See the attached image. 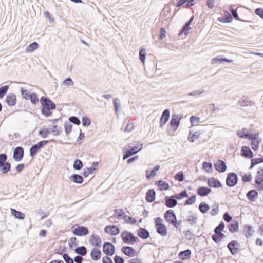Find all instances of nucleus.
I'll list each match as a JSON object with an SVG mask.
<instances>
[{
  "instance_id": "nucleus-41",
  "label": "nucleus",
  "mask_w": 263,
  "mask_h": 263,
  "mask_svg": "<svg viewBox=\"0 0 263 263\" xmlns=\"http://www.w3.org/2000/svg\"><path fill=\"white\" fill-rule=\"evenodd\" d=\"M39 47V44L37 42H34L31 43L26 48V51L32 52L36 50Z\"/></svg>"
},
{
  "instance_id": "nucleus-16",
  "label": "nucleus",
  "mask_w": 263,
  "mask_h": 263,
  "mask_svg": "<svg viewBox=\"0 0 263 263\" xmlns=\"http://www.w3.org/2000/svg\"><path fill=\"white\" fill-rule=\"evenodd\" d=\"M253 135V134L248 132L247 129L245 128L237 132V135L240 138L247 139L254 138V135Z\"/></svg>"
},
{
  "instance_id": "nucleus-35",
  "label": "nucleus",
  "mask_w": 263,
  "mask_h": 263,
  "mask_svg": "<svg viewBox=\"0 0 263 263\" xmlns=\"http://www.w3.org/2000/svg\"><path fill=\"white\" fill-rule=\"evenodd\" d=\"M202 167L206 172L209 173L213 172V165L211 162L204 161L202 163Z\"/></svg>"
},
{
  "instance_id": "nucleus-19",
  "label": "nucleus",
  "mask_w": 263,
  "mask_h": 263,
  "mask_svg": "<svg viewBox=\"0 0 263 263\" xmlns=\"http://www.w3.org/2000/svg\"><path fill=\"white\" fill-rule=\"evenodd\" d=\"M156 230H167V227L163 223V219L157 217L154 219Z\"/></svg>"
},
{
  "instance_id": "nucleus-17",
  "label": "nucleus",
  "mask_w": 263,
  "mask_h": 263,
  "mask_svg": "<svg viewBox=\"0 0 263 263\" xmlns=\"http://www.w3.org/2000/svg\"><path fill=\"white\" fill-rule=\"evenodd\" d=\"M241 155L245 158H252L253 153L249 147L243 146L241 147Z\"/></svg>"
},
{
  "instance_id": "nucleus-13",
  "label": "nucleus",
  "mask_w": 263,
  "mask_h": 263,
  "mask_svg": "<svg viewBox=\"0 0 263 263\" xmlns=\"http://www.w3.org/2000/svg\"><path fill=\"white\" fill-rule=\"evenodd\" d=\"M253 135H254V138L249 139L251 140V145L252 148L254 151H256L258 148V144L261 142L260 138L258 137L259 133H254Z\"/></svg>"
},
{
  "instance_id": "nucleus-42",
  "label": "nucleus",
  "mask_w": 263,
  "mask_h": 263,
  "mask_svg": "<svg viewBox=\"0 0 263 263\" xmlns=\"http://www.w3.org/2000/svg\"><path fill=\"white\" fill-rule=\"evenodd\" d=\"M174 196L177 199L180 200L184 198L188 197V194L186 190H182L179 194H174Z\"/></svg>"
},
{
  "instance_id": "nucleus-51",
  "label": "nucleus",
  "mask_w": 263,
  "mask_h": 263,
  "mask_svg": "<svg viewBox=\"0 0 263 263\" xmlns=\"http://www.w3.org/2000/svg\"><path fill=\"white\" fill-rule=\"evenodd\" d=\"M72 127V125L69 122H66L64 123L65 132L67 135H69V133L71 132Z\"/></svg>"
},
{
  "instance_id": "nucleus-30",
  "label": "nucleus",
  "mask_w": 263,
  "mask_h": 263,
  "mask_svg": "<svg viewBox=\"0 0 263 263\" xmlns=\"http://www.w3.org/2000/svg\"><path fill=\"white\" fill-rule=\"evenodd\" d=\"M69 178L73 182L76 183H78V184L82 183L83 181H84V179H83V177L81 175H78V174H72L70 177Z\"/></svg>"
},
{
  "instance_id": "nucleus-56",
  "label": "nucleus",
  "mask_w": 263,
  "mask_h": 263,
  "mask_svg": "<svg viewBox=\"0 0 263 263\" xmlns=\"http://www.w3.org/2000/svg\"><path fill=\"white\" fill-rule=\"evenodd\" d=\"M82 121L84 126H88L91 124L90 120L87 116H83L82 119Z\"/></svg>"
},
{
  "instance_id": "nucleus-47",
  "label": "nucleus",
  "mask_w": 263,
  "mask_h": 263,
  "mask_svg": "<svg viewBox=\"0 0 263 263\" xmlns=\"http://www.w3.org/2000/svg\"><path fill=\"white\" fill-rule=\"evenodd\" d=\"M50 133V131L48 128H43L39 131V135L44 138H47Z\"/></svg>"
},
{
  "instance_id": "nucleus-6",
  "label": "nucleus",
  "mask_w": 263,
  "mask_h": 263,
  "mask_svg": "<svg viewBox=\"0 0 263 263\" xmlns=\"http://www.w3.org/2000/svg\"><path fill=\"white\" fill-rule=\"evenodd\" d=\"M238 177L237 175L234 172L228 173L226 178V184L230 187L235 186L238 183Z\"/></svg>"
},
{
  "instance_id": "nucleus-59",
  "label": "nucleus",
  "mask_w": 263,
  "mask_h": 263,
  "mask_svg": "<svg viewBox=\"0 0 263 263\" xmlns=\"http://www.w3.org/2000/svg\"><path fill=\"white\" fill-rule=\"evenodd\" d=\"M252 179V175L251 174H245L242 177V180L244 182H250Z\"/></svg>"
},
{
  "instance_id": "nucleus-21",
  "label": "nucleus",
  "mask_w": 263,
  "mask_h": 263,
  "mask_svg": "<svg viewBox=\"0 0 263 263\" xmlns=\"http://www.w3.org/2000/svg\"><path fill=\"white\" fill-rule=\"evenodd\" d=\"M211 192L210 188L206 186H200L197 190V194L201 197L208 195Z\"/></svg>"
},
{
  "instance_id": "nucleus-46",
  "label": "nucleus",
  "mask_w": 263,
  "mask_h": 263,
  "mask_svg": "<svg viewBox=\"0 0 263 263\" xmlns=\"http://www.w3.org/2000/svg\"><path fill=\"white\" fill-rule=\"evenodd\" d=\"M219 20L221 22L230 23L232 21L233 18L229 12H228V13L225 16H224V17H221Z\"/></svg>"
},
{
  "instance_id": "nucleus-22",
  "label": "nucleus",
  "mask_w": 263,
  "mask_h": 263,
  "mask_svg": "<svg viewBox=\"0 0 263 263\" xmlns=\"http://www.w3.org/2000/svg\"><path fill=\"white\" fill-rule=\"evenodd\" d=\"M258 196V193L257 191L253 189L248 191L246 194L247 198L251 202L254 201Z\"/></svg>"
},
{
  "instance_id": "nucleus-34",
  "label": "nucleus",
  "mask_w": 263,
  "mask_h": 263,
  "mask_svg": "<svg viewBox=\"0 0 263 263\" xmlns=\"http://www.w3.org/2000/svg\"><path fill=\"white\" fill-rule=\"evenodd\" d=\"M74 252L81 256H85L87 254V249L85 246H81L76 248Z\"/></svg>"
},
{
  "instance_id": "nucleus-14",
  "label": "nucleus",
  "mask_w": 263,
  "mask_h": 263,
  "mask_svg": "<svg viewBox=\"0 0 263 263\" xmlns=\"http://www.w3.org/2000/svg\"><path fill=\"white\" fill-rule=\"evenodd\" d=\"M177 204V201L174 195L171 196H165V204L167 208H174Z\"/></svg>"
},
{
  "instance_id": "nucleus-39",
  "label": "nucleus",
  "mask_w": 263,
  "mask_h": 263,
  "mask_svg": "<svg viewBox=\"0 0 263 263\" xmlns=\"http://www.w3.org/2000/svg\"><path fill=\"white\" fill-rule=\"evenodd\" d=\"M125 214V212L123 209H119L115 210L114 216L118 219H123V217Z\"/></svg>"
},
{
  "instance_id": "nucleus-44",
  "label": "nucleus",
  "mask_w": 263,
  "mask_h": 263,
  "mask_svg": "<svg viewBox=\"0 0 263 263\" xmlns=\"http://www.w3.org/2000/svg\"><path fill=\"white\" fill-rule=\"evenodd\" d=\"M229 10L231 12V13H232V14L233 15V16L235 19L239 20V21H243V22H251V21H245V20L240 19L236 10L235 9L233 8L232 6L230 7Z\"/></svg>"
},
{
  "instance_id": "nucleus-28",
  "label": "nucleus",
  "mask_w": 263,
  "mask_h": 263,
  "mask_svg": "<svg viewBox=\"0 0 263 263\" xmlns=\"http://www.w3.org/2000/svg\"><path fill=\"white\" fill-rule=\"evenodd\" d=\"M155 184L159 187L160 190L161 191H166L170 189L169 184L167 182L163 180H159L158 181H156Z\"/></svg>"
},
{
  "instance_id": "nucleus-64",
  "label": "nucleus",
  "mask_w": 263,
  "mask_h": 263,
  "mask_svg": "<svg viewBox=\"0 0 263 263\" xmlns=\"http://www.w3.org/2000/svg\"><path fill=\"white\" fill-rule=\"evenodd\" d=\"M255 13L256 15H258L260 17L263 19V8H258L255 10Z\"/></svg>"
},
{
  "instance_id": "nucleus-50",
  "label": "nucleus",
  "mask_w": 263,
  "mask_h": 263,
  "mask_svg": "<svg viewBox=\"0 0 263 263\" xmlns=\"http://www.w3.org/2000/svg\"><path fill=\"white\" fill-rule=\"evenodd\" d=\"M196 196L195 195H192L185 200L184 202L185 205H191L194 203L196 201Z\"/></svg>"
},
{
  "instance_id": "nucleus-43",
  "label": "nucleus",
  "mask_w": 263,
  "mask_h": 263,
  "mask_svg": "<svg viewBox=\"0 0 263 263\" xmlns=\"http://www.w3.org/2000/svg\"><path fill=\"white\" fill-rule=\"evenodd\" d=\"M83 167V162L80 159H77L73 162V167L74 170H80Z\"/></svg>"
},
{
  "instance_id": "nucleus-52",
  "label": "nucleus",
  "mask_w": 263,
  "mask_h": 263,
  "mask_svg": "<svg viewBox=\"0 0 263 263\" xmlns=\"http://www.w3.org/2000/svg\"><path fill=\"white\" fill-rule=\"evenodd\" d=\"M69 121L77 125H79L81 124L80 120L76 116L70 117L69 118Z\"/></svg>"
},
{
  "instance_id": "nucleus-63",
  "label": "nucleus",
  "mask_w": 263,
  "mask_h": 263,
  "mask_svg": "<svg viewBox=\"0 0 263 263\" xmlns=\"http://www.w3.org/2000/svg\"><path fill=\"white\" fill-rule=\"evenodd\" d=\"M223 218L225 221L230 222L232 221V217L228 212H225L223 215Z\"/></svg>"
},
{
  "instance_id": "nucleus-53",
  "label": "nucleus",
  "mask_w": 263,
  "mask_h": 263,
  "mask_svg": "<svg viewBox=\"0 0 263 263\" xmlns=\"http://www.w3.org/2000/svg\"><path fill=\"white\" fill-rule=\"evenodd\" d=\"M95 170L96 168H92L91 166L89 168H86L84 170L83 175L85 177H87L89 174H92Z\"/></svg>"
},
{
  "instance_id": "nucleus-24",
  "label": "nucleus",
  "mask_w": 263,
  "mask_h": 263,
  "mask_svg": "<svg viewBox=\"0 0 263 263\" xmlns=\"http://www.w3.org/2000/svg\"><path fill=\"white\" fill-rule=\"evenodd\" d=\"M238 245L237 241L235 240H232L228 244L227 247L230 251L231 253L235 255L237 252L238 248L236 247Z\"/></svg>"
},
{
  "instance_id": "nucleus-57",
  "label": "nucleus",
  "mask_w": 263,
  "mask_h": 263,
  "mask_svg": "<svg viewBox=\"0 0 263 263\" xmlns=\"http://www.w3.org/2000/svg\"><path fill=\"white\" fill-rule=\"evenodd\" d=\"M20 91L23 98L26 100L29 99L30 97L29 95H30V93H29L27 90L24 89L23 87H21Z\"/></svg>"
},
{
  "instance_id": "nucleus-37",
  "label": "nucleus",
  "mask_w": 263,
  "mask_h": 263,
  "mask_svg": "<svg viewBox=\"0 0 263 263\" xmlns=\"http://www.w3.org/2000/svg\"><path fill=\"white\" fill-rule=\"evenodd\" d=\"M199 209L202 213H206L210 209L209 205L205 202H201L199 205Z\"/></svg>"
},
{
  "instance_id": "nucleus-33",
  "label": "nucleus",
  "mask_w": 263,
  "mask_h": 263,
  "mask_svg": "<svg viewBox=\"0 0 263 263\" xmlns=\"http://www.w3.org/2000/svg\"><path fill=\"white\" fill-rule=\"evenodd\" d=\"M191 251L189 249H187L184 251H182L179 252V257L182 260H185L191 257Z\"/></svg>"
},
{
  "instance_id": "nucleus-3",
  "label": "nucleus",
  "mask_w": 263,
  "mask_h": 263,
  "mask_svg": "<svg viewBox=\"0 0 263 263\" xmlns=\"http://www.w3.org/2000/svg\"><path fill=\"white\" fill-rule=\"evenodd\" d=\"M7 160V155L5 153L0 154V171L3 174L7 173L11 169V164Z\"/></svg>"
},
{
  "instance_id": "nucleus-32",
  "label": "nucleus",
  "mask_w": 263,
  "mask_h": 263,
  "mask_svg": "<svg viewBox=\"0 0 263 263\" xmlns=\"http://www.w3.org/2000/svg\"><path fill=\"white\" fill-rule=\"evenodd\" d=\"M215 233L214 234L212 237L213 240L216 243L220 241L221 239L224 237V235L221 233L222 231H215Z\"/></svg>"
},
{
  "instance_id": "nucleus-9",
  "label": "nucleus",
  "mask_w": 263,
  "mask_h": 263,
  "mask_svg": "<svg viewBox=\"0 0 263 263\" xmlns=\"http://www.w3.org/2000/svg\"><path fill=\"white\" fill-rule=\"evenodd\" d=\"M181 119V117L179 115H172L169 124L174 129V130H176L178 128Z\"/></svg>"
},
{
  "instance_id": "nucleus-54",
  "label": "nucleus",
  "mask_w": 263,
  "mask_h": 263,
  "mask_svg": "<svg viewBox=\"0 0 263 263\" xmlns=\"http://www.w3.org/2000/svg\"><path fill=\"white\" fill-rule=\"evenodd\" d=\"M175 179L179 182H182L184 179V174L182 171L178 172L175 176Z\"/></svg>"
},
{
  "instance_id": "nucleus-29",
  "label": "nucleus",
  "mask_w": 263,
  "mask_h": 263,
  "mask_svg": "<svg viewBox=\"0 0 263 263\" xmlns=\"http://www.w3.org/2000/svg\"><path fill=\"white\" fill-rule=\"evenodd\" d=\"M90 241L92 245L99 247L100 246L101 243V240L98 235L95 234H92L91 236Z\"/></svg>"
},
{
  "instance_id": "nucleus-60",
  "label": "nucleus",
  "mask_w": 263,
  "mask_h": 263,
  "mask_svg": "<svg viewBox=\"0 0 263 263\" xmlns=\"http://www.w3.org/2000/svg\"><path fill=\"white\" fill-rule=\"evenodd\" d=\"M197 217L195 215H191L189 216L187 219V221L189 222L191 224H193L194 223H195L196 222Z\"/></svg>"
},
{
  "instance_id": "nucleus-45",
  "label": "nucleus",
  "mask_w": 263,
  "mask_h": 263,
  "mask_svg": "<svg viewBox=\"0 0 263 263\" xmlns=\"http://www.w3.org/2000/svg\"><path fill=\"white\" fill-rule=\"evenodd\" d=\"M146 54L145 49L141 48L139 51V59L143 64L144 63L145 61Z\"/></svg>"
},
{
  "instance_id": "nucleus-62",
  "label": "nucleus",
  "mask_w": 263,
  "mask_h": 263,
  "mask_svg": "<svg viewBox=\"0 0 263 263\" xmlns=\"http://www.w3.org/2000/svg\"><path fill=\"white\" fill-rule=\"evenodd\" d=\"M63 258L66 263H73V260L67 254H64Z\"/></svg>"
},
{
  "instance_id": "nucleus-36",
  "label": "nucleus",
  "mask_w": 263,
  "mask_h": 263,
  "mask_svg": "<svg viewBox=\"0 0 263 263\" xmlns=\"http://www.w3.org/2000/svg\"><path fill=\"white\" fill-rule=\"evenodd\" d=\"M51 132L53 133V135L55 136H58L62 132L63 129L62 127H58L57 125H53L51 126L49 129Z\"/></svg>"
},
{
  "instance_id": "nucleus-49",
  "label": "nucleus",
  "mask_w": 263,
  "mask_h": 263,
  "mask_svg": "<svg viewBox=\"0 0 263 263\" xmlns=\"http://www.w3.org/2000/svg\"><path fill=\"white\" fill-rule=\"evenodd\" d=\"M9 89L8 85H5L0 87V99H2L7 93Z\"/></svg>"
},
{
  "instance_id": "nucleus-5",
  "label": "nucleus",
  "mask_w": 263,
  "mask_h": 263,
  "mask_svg": "<svg viewBox=\"0 0 263 263\" xmlns=\"http://www.w3.org/2000/svg\"><path fill=\"white\" fill-rule=\"evenodd\" d=\"M143 148V144L141 143L139 145H137L134 146H130L129 149L124 152L123 159L125 160L130 157L131 156L135 155L141 151Z\"/></svg>"
},
{
  "instance_id": "nucleus-31",
  "label": "nucleus",
  "mask_w": 263,
  "mask_h": 263,
  "mask_svg": "<svg viewBox=\"0 0 263 263\" xmlns=\"http://www.w3.org/2000/svg\"><path fill=\"white\" fill-rule=\"evenodd\" d=\"M11 214L17 219L22 220L25 218V214L24 213L14 209L11 208Z\"/></svg>"
},
{
  "instance_id": "nucleus-27",
  "label": "nucleus",
  "mask_w": 263,
  "mask_h": 263,
  "mask_svg": "<svg viewBox=\"0 0 263 263\" xmlns=\"http://www.w3.org/2000/svg\"><path fill=\"white\" fill-rule=\"evenodd\" d=\"M90 255H91V258L93 260H98L101 257V252L99 249H98L96 248H94L92 249V250L91 251Z\"/></svg>"
},
{
  "instance_id": "nucleus-15",
  "label": "nucleus",
  "mask_w": 263,
  "mask_h": 263,
  "mask_svg": "<svg viewBox=\"0 0 263 263\" xmlns=\"http://www.w3.org/2000/svg\"><path fill=\"white\" fill-rule=\"evenodd\" d=\"M207 184L210 187L218 188L222 186L220 181L214 177L209 178L207 180Z\"/></svg>"
},
{
  "instance_id": "nucleus-1",
  "label": "nucleus",
  "mask_w": 263,
  "mask_h": 263,
  "mask_svg": "<svg viewBox=\"0 0 263 263\" xmlns=\"http://www.w3.org/2000/svg\"><path fill=\"white\" fill-rule=\"evenodd\" d=\"M40 102L41 105L42 114L46 117L50 116L52 114V110L56 108L55 104L49 98L45 96H42L41 98Z\"/></svg>"
},
{
  "instance_id": "nucleus-26",
  "label": "nucleus",
  "mask_w": 263,
  "mask_h": 263,
  "mask_svg": "<svg viewBox=\"0 0 263 263\" xmlns=\"http://www.w3.org/2000/svg\"><path fill=\"white\" fill-rule=\"evenodd\" d=\"M255 182L257 185H261L263 182V167L260 168L257 172Z\"/></svg>"
},
{
  "instance_id": "nucleus-40",
  "label": "nucleus",
  "mask_w": 263,
  "mask_h": 263,
  "mask_svg": "<svg viewBox=\"0 0 263 263\" xmlns=\"http://www.w3.org/2000/svg\"><path fill=\"white\" fill-rule=\"evenodd\" d=\"M29 96V99H30L31 103L33 105L37 104L39 101L37 94L35 92H32Z\"/></svg>"
},
{
  "instance_id": "nucleus-11",
  "label": "nucleus",
  "mask_w": 263,
  "mask_h": 263,
  "mask_svg": "<svg viewBox=\"0 0 263 263\" xmlns=\"http://www.w3.org/2000/svg\"><path fill=\"white\" fill-rule=\"evenodd\" d=\"M115 246L109 242H105L103 245V252L107 255H112L115 253Z\"/></svg>"
},
{
  "instance_id": "nucleus-4",
  "label": "nucleus",
  "mask_w": 263,
  "mask_h": 263,
  "mask_svg": "<svg viewBox=\"0 0 263 263\" xmlns=\"http://www.w3.org/2000/svg\"><path fill=\"white\" fill-rule=\"evenodd\" d=\"M49 143V140H43L39 142L34 145H33L29 150L30 156L31 157H34L41 148Z\"/></svg>"
},
{
  "instance_id": "nucleus-48",
  "label": "nucleus",
  "mask_w": 263,
  "mask_h": 263,
  "mask_svg": "<svg viewBox=\"0 0 263 263\" xmlns=\"http://www.w3.org/2000/svg\"><path fill=\"white\" fill-rule=\"evenodd\" d=\"M123 219L127 223L129 224H135L137 222V220L135 218H133L131 216H129L128 215H124L123 217Z\"/></svg>"
},
{
  "instance_id": "nucleus-58",
  "label": "nucleus",
  "mask_w": 263,
  "mask_h": 263,
  "mask_svg": "<svg viewBox=\"0 0 263 263\" xmlns=\"http://www.w3.org/2000/svg\"><path fill=\"white\" fill-rule=\"evenodd\" d=\"M190 120L192 125H194L195 123H198L200 122V118L195 116H192Z\"/></svg>"
},
{
  "instance_id": "nucleus-12",
  "label": "nucleus",
  "mask_w": 263,
  "mask_h": 263,
  "mask_svg": "<svg viewBox=\"0 0 263 263\" xmlns=\"http://www.w3.org/2000/svg\"><path fill=\"white\" fill-rule=\"evenodd\" d=\"M170 117L169 109H165L162 112L160 120V127L163 128V126L166 123Z\"/></svg>"
},
{
  "instance_id": "nucleus-55",
  "label": "nucleus",
  "mask_w": 263,
  "mask_h": 263,
  "mask_svg": "<svg viewBox=\"0 0 263 263\" xmlns=\"http://www.w3.org/2000/svg\"><path fill=\"white\" fill-rule=\"evenodd\" d=\"M138 236L142 239H146L149 236V231H137Z\"/></svg>"
},
{
  "instance_id": "nucleus-2",
  "label": "nucleus",
  "mask_w": 263,
  "mask_h": 263,
  "mask_svg": "<svg viewBox=\"0 0 263 263\" xmlns=\"http://www.w3.org/2000/svg\"><path fill=\"white\" fill-rule=\"evenodd\" d=\"M165 220L174 227L178 229L180 225V221H177L176 215L173 210H168L164 213Z\"/></svg>"
},
{
  "instance_id": "nucleus-38",
  "label": "nucleus",
  "mask_w": 263,
  "mask_h": 263,
  "mask_svg": "<svg viewBox=\"0 0 263 263\" xmlns=\"http://www.w3.org/2000/svg\"><path fill=\"white\" fill-rule=\"evenodd\" d=\"M229 230H238L239 223L237 220H232L228 226Z\"/></svg>"
},
{
  "instance_id": "nucleus-8",
  "label": "nucleus",
  "mask_w": 263,
  "mask_h": 263,
  "mask_svg": "<svg viewBox=\"0 0 263 263\" xmlns=\"http://www.w3.org/2000/svg\"><path fill=\"white\" fill-rule=\"evenodd\" d=\"M24 155V148L21 146H17L13 150V158L15 161L18 162L23 159Z\"/></svg>"
},
{
  "instance_id": "nucleus-18",
  "label": "nucleus",
  "mask_w": 263,
  "mask_h": 263,
  "mask_svg": "<svg viewBox=\"0 0 263 263\" xmlns=\"http://www.w3.org/2000/svg\"><path fill=\"white\" fill-rule=\"evenodd\" d=\"M5 101L8 106H14L16 103V95L14 93H9L6 97Z\"/></svg>"
},
{
  "instance_id": "nucleus-61",
  "label": "nucleus",
  "mask_w": 263,
  "mask_h": 263,
  "mask_svg": "<svg viewBox=\"0 0 263 263\" xmlns=\"http://www.w3.org/2000/svg\"><path fill=\"white\" fill-rule=\"evenodd\" d=\"M189 31L182 26L181 29L180 30L178 33V36L181 37L182 35H184V36L186 37L189 35Z\"/></svg>"
},
{
  "instance_id": "nucleus-23",
  "label": "nucleus",
  "mask_w": 263,
  "mask_h": 263,
  "mask_svg": "<svg viewBox=\"0 0 263 263\" xmlns=\"http://www.w3.org/2000/svg\"><path fill=\"white\" fill-rule=\"evenodd\" d=\"M122 251L127 256L132 257L136 253V250L132 247L124 246L122 248Z\"/></svg>"
},
{
  "instance_id": "nucleus-25",
  "label": "nucleus",
  "mask_w": 263,
  "mask_h": 263,
  "mask_svg": "<svg viewBox=\"0 0 263 263\" xmlns=\"http://www.w3.org/2000/svg\"><path fill=\"white\" fill-rule=\"evenodd\" d=\"M160 165H156L155 167L149 172L148 170L146 171V177L147 180L151 179L152 177H154L157 171L160 169Z\"/></svg>"
},
{
  "instance_id": "nucleus-7",
  "label": "nucleus",
  "mask_w": 263,
  "mask_h": 263,
  "mask_svg": "<svg viewBox=\"0 0 263 263\" xmlns=\"http://www.w3.org/2000/svg\"><path fill=\"white\" fill-rule=\"evenodd\" d=\"M121 236L124 242L127 244H133L138 240V238L128 231H123Z\"/></svg>"
},
{
  "instance_id": "nucleus-20",
  "label": "nucleus",
  "mask_w": 263,
  "mask_h": 263,
  "mask_svg": "<svg viewBox=\"0 0 263 263\" xmlns=\"http://www.w3.org/2000/svg\"><path fill=\"white\" fill-rule=\"evenodd\" d=\"M156 198V192L154 189L148 190L145 196V199L147 202L151 203L155 201Z\"/></svg>"
},
{
  "instance_id": "nucleus-10",
  "label": "nucleus",
  "mask_w": 263,
  "mask_h": 263,
  "mask_svg": "<svg viewBox=\"0 0 263 263\" xmlns=\"http://www.w3.org/2000/svg\"><path fill=\"white\" fill-rule=\"evenodd\" d=\"M214 166L215 169L219 173H223L227 169L226 163L220 159L217 160L216 162L214 163Z\"/></svg>"
}]
</instances>
